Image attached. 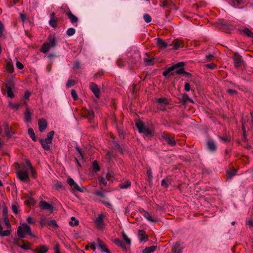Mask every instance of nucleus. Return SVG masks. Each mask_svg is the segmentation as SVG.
<instances>
[{"instance_id":"obj_16","label":"nucleus","mask_w":253,"mask_h":253,"mask_svg":"<svg viewBox=\"0 0 253 253\" xmlns=\"http://www.w3.org/2000/svg\"><path fill=\"white\" fill-rule=\"evenodd\" d=\"M66 15L68 16V18L70 19L71 23L75 26H77V22L78 21V18L75 15H74L71 11H68Z\"/></svg>"},{"instance_id":"obj_53","label":"nucleus","mask_w":253,"mask_h":253,"mask_svg":"<svg viewBox=\"0 0 253 253\" xmlns=\"http://www.w3.org/2000/svg\"><path fill=\"white\" fill-rule=\"evenodd\" d=\"M226 92L228 94H229L231 96H234L237 94V91L236 90H233L231 89H228L226 90Z\"/></svg>"},{"instance_id":"obj_52","label":"nucleus","mask_w":253,"mask_h":253,"mask_svg":"<svg viewBox=\"0 0 253 253\" xmlns=\"http://www.w3.org/2000/svg\"><path fill=\"white\" fill-rule=\"evenodd\" d=\"M143 19L146 23H150L151 21V17L148 14H145L143 15Z\"/></svg>"},{"instance_id":"obj_34","label":"nucleus","mask_w":253,"mask_h":253,"mask_svg":"<svg viewBox=\"0 0 253 253\" xmlns=\"http://www.w3.org/2000/svg\"><path fill=\"white\" fill-rule=\"evenodd\" d=\"M156 250V246H152L149 247H146L143 250V253H151L154 252Z\"/></svg>"},{"instance_id":"obj_50","label":"nucleus","mask_w":253,"mask_h":253,"mask_svg":"<svg viewBox=\"0 0 253 253\" xmlns=\"http://www.w3.org/2000/svg\"><path fill=\"white\" fill-rule=\"evenodd\" d=\"M243 31L244 32V33H245L248 37L253 38V33L249 29L246 28V29H244Z\"/></svg>"},{"instance_id":"obj_19","label":"nucleus","mask_w":253,"mask_h":253,"mask_svg":"<svg viewBox=\"0 0 253 253\" xmlns=\"http://www.w3.org/2000/svg\"><path fill=\"white\" fill-rule=\"evenodd\" d=\"M113 242L116 245L122 248L123 251L125 252L127 251V249L122 240L119 239H116L114 240Z\"/></svg>"},{"instance_id":"obj_21","label":"nucleus","mask_w":253,"mask_h":253,"mask_svg":"<svg viewBox=\"0 0 253 253\" xmlns=\"http://www.w3.org/2000/svg\"><path fill=\"white\" fill-rule=\"evenodd\" d=\"M5 70L8 73H12L14 71L13 63L11 59L6 61Z\"/></svg>"},{"instance_id":"obj_20","label":"nucleus","mask_w":253,"mask_h":253,"mask_svg":"<svg viewBox=\"0 0 253 253\" xmlns=\"http://www.w3.org/2000/svg\"><path fill=\"white\" fill-rule=\"evenodd\" d=\"M97 242L98 247L101 251L105 252L106 253H111L104 243L100 239H98Z\"/></svg>"},{"instance_id":"obj_47","label":"nucleus","mask_w":253,"mask_h":253,"mask_svg":"<svg viewBox=\"0 0 253 253\" xmlns=\"http://www.w3.org/2000/svg\"><path fill=\"white\" fill-rule=\"evenodd\" d=\"M71 187L72 188V189L74 191H80V192H83V191L82 189L75 182L74 183V184H73L72 185V186H71Z\"/></svg>"},{"instance_id":"obj_13","label":"nucleus","mask_w":253,"mask_h":253,"mask_svg":"<svg viewBox=\"0 0 253 253\" xmlns=\"http://www.w3.org/2000/svg\"><path fill=\"white\" fill-rule=\"evenodd\" d=\"M52 142V140H49V139L45 138L44 139H40V142L42 146V147L45 150H49L50 149V146L49 144H50Z\"/></svg>"},{"instance_id":"obj_23","label":"nucleus","mask_w":253,"mask_h":253,"mask_svg":"<svg viewBox=\"0 0 253 253\" xmlns=\"http://www.w3.org/2000/svg\"><path fill=\"white\" fill-rule=\"evenodd\" d=\"M161 2L162 4L160 5L163 8H165L166 7L171 8V6L173 5V3L171 0H161Z\"/></svg>"},{"instance_id":"obj_49","label":"nucleus","mask_w":253,"mask_h":253,"mask_svg":"<svg viewBox=\"0 0 253 253\" xmlns=\"http://www.w3.org/2000/svg\"><path fill=\"white\" fill-rule=\"evenodd\" d=\"M76 30L73 28H69L67 31L66 34L68 36H72L75 34Z\"/></svg>"},{"instance_id":"obj_39","label":"nucleus","mask_w":253,"mask_h":253,"mask_svg":"<svg viewBox=\"0 0 253 253\" xmlns=\"http://www.w3.org/2000/svg\"><path fill=\"white\" fill-rule=\"evenodd\" d=\"M92 169L95 172L99 171L100 170V167L96 161H94L92 162Z\"/></svg>"},{"instance_id":"obj_57","label":"nucleus","mask_w":253,"mask_h":253,"mask_svg":"<svg viewBox=\"0 0 253 253\" xmlns=\"http://www.w3.org/2000/svg\"><path fill=\"white\" fill-rule=\"evenodd\" d=\"M47 221L45 217H42L40 220V224L42 226L47 225Z\"/></svg>"},{"instance_id":"obj_55","label":"nucleus","mask_w":253,"mask_h":253,"mask_svg":"<svg viewBox=\"0 0 253 253\" xmlns=\"http://www.w3.org/2000/svg\"><path fill=\"white\" fill-rule=\"evenodd\" d=\"M76 150L78 152L77 155H78V157L81 158V159H83L84 155L81 149L79 147H77Z\"/></svg>"},{"instance_id":"obj_35","label":"nucleus","mask_w":253,"mask_h":253,"mask_svg":"<svg viewBox=\"0 0 253 253\" xmlns=\"http://www.w3.org/2000/svg\"><path fill=\"white\" fill-rule=\"evenodd\" d=\"M182 101L184 104H186L187 102L193 103V101L191 99L186 93H184L182 96Z\"/></svg>"},{"instance_id":"obj_7","label":"nucleus","mask_w":253,"mask_h":253,"mask_svg":"<svg viewBox=\"0 0 253 253\" xmlns=\"http://www.w3.org/2000/svg\"><path fill=\"white\" fill-rule=\"evenodd\" d=\"M233 59L234 66L236 68L241 66L244 64V60L242 57L237 52L234 53Z\"/></svg>"},{"instance_id":"obj_25","label":"nucleus","mask_w":253,"mask_h":253,"mask_svg":"<svg viewBox=\"0 0 253 253\" xmlns=\"http://www.w3.org/2000/svg\"><path fill=\"white\" fill-rule=\"evenodd\" d=\"M146 57L143 59L144 62L146 66H150L154 64V58H150L148 53H146Z\"/></svg>"},{"instance_id":"obj_61","label":"nucleus","mask_w":253,"mask_h":253,"mask_svg":"<svg viewBox=\"0 0 253 253\" xmlns=\"http://www.w3.org/2000/svg\"><path fill=\"white\" fill-rule=\"evenodd\" d=\"M146 173H147L148 177L149 178V180H152L153 178V175H152V172L151 169H147Z\"/></svg>"},{"instance_id":"obj_27","label":"nucleus","mask_w":253,"mask_h":253,"mask_svg":"<svg viewBox=\"0 0 253 253\" xmlns=\"http://www.w3.org/2000/svg\"><path fill=\"white\" fill-rule=\"evenodd\" d=\"M6 88L7 96L11 98H13L14 94L13 92L11 85L9 83L6 84Z\"/></svg>"},{"instance_id":"obj_54","label":"nucleus","mask_w":253,"mask_h":253,"mask_svg":"<svg viewBox=\"0 0 253 253\" xmlns=\"http://www.w3.org/2000/svg\"><path fill=\"white\" fill-rule=\"evenodd\" d=\"M173 73H176L177 75H180L182 74V72H183V66L182 67H179L178 68H177L176 69L173 71Z\"/></svg>"},{"instance_id":"obj_43","label":"nucleus","mask_w":253,"mask_h":253,"mask_svg":"<svg viewBox=\"0 0 253 253\" xmlns=\"http://www.w3.org/2000/svg\"><path fill=\"white\" fill-rule=\"evenodd\" d=\"M76 84V82L74 80L69 79L68 80L66 86L67 88H70L71 86H73Z\"/></svg>"},{"instance_id":"obj_17","label":"nucleus","mask_w":253,"mask_h":253,"mask_svg":"<svg viewBox=\"0 0 253 253\" xmlns=\"http://www.w3.org/2000/svg\"><path fill=\"white\" fill-rule=\"evenodd\" d=\"M156 40L157 41L156 44L160 49H165L167 47L168 43L162 39L157 38Z\"/></svg>"},{"instance_id":"obj_42","label":"nucleus","mask_w":253,"mask_h":253,"mask_svg":"<svg viewBox=\"0 0 253 253\" xmlns=\"http://www.w3.org/2000/svg\"><path fill=\"white\" fill-rule=\"evenodd\" d=\"M8 105L11 108L14 109L15 110H18L20 107V104L13 103L11 101L9 102Z\"/></svg>"},{"instance_id":"obj_30","label":"nucleus","mask_w":253,"mask_h":253,"mask_svg":"<svg viewBox=\"0 0 253 253\" xmlns=\"http://www.w3.org/2000/svg\"><path fill=\"white\" fill-rule=\"evenodd\" d=\"M143 216L147 219L148 221L152 222H156L157 220L154 218H153L150 213L147 211H144L143 214Z\"/></svg>"},{"instance_id":"obj_12","label":"nucleus","mask_w":253,"mask_h":253,"mask_svg":"<svg viewBox=\"0 0 253 253\" xmlns=\"http://www.w3.org/2000/svg\"><path fill=\"white\" fill-rule=\"evenodd\" d=\"M25 163L30 170L32 176L34 178H36L37 176V173L36 169L33 167L29 159H26Z\"/></svg>"},{"instance_id":"obj_3","label":"nucleus","mask_w":253,"mask_h":253,"mask_svg":"<svg viewBox=\"0 0 253 253\" xmlns=\"http://www.w3.org/2000/svg\"><path fill=\"white\" fill-rule=\"evenodd\" d=\"M16 175L21 181L28 182L30 180L28 169L25 167H22L16 172Z\"/></svg>"},{"instance_id":"obj_15","label":"nucleus","mask_w":253,"mask_h":253,"mask_svg":"<svg viewBox=\"0 0 253 253\" xmlns=\"http://www.w3.org/2000/svg\"><path fill=\"white\" fill-rule=\"evenodd\" d=\"M24 120L26 123H29L32 120V113L28 106H27L24 112Z\"/></svg>"},{"instance_id":"obj_6","label":"nucleus","mask_w":253,"mask_h":253,"mask_svg":"<svg viewBox=\"0 0 253 253\" xmlns=\"http://www.w3.org/2000/svg\"><path fill=\"white\" fill-rule=\"evenodd\" d=\"M162 138L165 140L168 145L174 146L176 145V142L174 140V138L173 135L170 133L163 132L161 134Z\"/></svg>"},{"instance_id":"obj_64","label":"nucleus","mask_w":253,"mask_h":253,"mask_svg":"<svg viewBox=\"0 0 253 253\" xmlns=\"http://www.w3.org/2000/svg\"><path fill=\"white\" fill-rule=\"evenodd\" d=\"M191 89V86L189 83L187 82L184 85V90L186 91H189Z\"/></svg>"},{"instance_id":"obj_44","label":"nucleus","mask_w":253,"mask_h":253,"mask_svg":"<svg viewBox=\"0 0 253 253\" xmlns=\"http://www.w3.org/2000/svg\"><path fill=\"white\" fill-rule=\"evenodd\" d=\"M58 21V19L57 18H52L50 19L49 22V24L50 26H51L53 28H56L57 27V22Z\"/></svg>"},{"instance_id":"obj_41","label":"nucleus","mask_w":253,"mask_h":253,"mask_svg":"<svg viewBox=\"0 0 253 253\" xmlns=\"http://www.w3.org/2000/svg\"><path fill=\"white\" fill-rule=\"evenodd\" d=\"M122 236L124 241L126 242V244L128 246H130L131 240L127 237V236L124 232H123Z\"/></svg>"},{"instance_id":"obj_36","label":"nucleus","mask_w":253,"mask_h":253,"mask_svg":"<svg viewBox=\"0 0 253 253\" xmlns=\"http://www.w3.org/2000/svg\"><path fill=\"white\" fill-rule=\"evenodd\" d=\"M28 132L29 135L30 136V137L32 138V139L34 142H36L37 141V138L35 135V132H34L33 128H29L28 130Z\"/></svg>"},{"instance_id":"obj_10","label":"nucleus","mask_w":253,"mask_h":253,"mask_svg":"<svg viewBox=\"0 0 253 253\" xmlns=\"http://www.w3.org/2000/svg\"><path fill=\"white\" fill-rule=\"evenodd\" d=\"M89 88L95 96L97 98H99L100 91L97 84L93 82L90 83L89 84Z\"/></svg>"},{"instance_id":"obj_2","label":"nucleus","mask_w":253,"mask_h":253,"mask_svg":"<svg viewBox=\"0 0 253 253\" xmlns=\"http://www.w3.org/2000/svg\"><path fill=\"white\" fill-rule=\"evenodd\" d=\"M26 234H28L31 237H34L35 235L33 234L31 230L30 227L26 223H24L18 227L17 235L20 238H24Z\"/></svg>"},{"instance_id":"obj_33","label":"nucleus","mask_w":253,"mask_h":253,"mask_svg":"<svg viewBox=\"0 0 253 253\" xmlns=\"http://www.w3.org/2000/svg\"><path fill=\"white\" fill-rule=\"evenodd\" d=\"M94 116V112L91 110H87L85 113V116L88 118L89 121L90 122L93 119Z\"/></svg>"},{"instance_id":"obj_60","label":"nucleus","mask_w":253,"mask_h":253,"mask_svg":"<svg viewBox=\"0 0 253 253\" xmlns=\"http://www.w3.org/2000/svg\"><path fill=\"white\" fill-rule=\"evenodd\" d=\"M71 95L74 100L78 99V96L75 90L72 89L71 90Z\"/></svg>"},{"instance_id":"obj_63","label":"nucleus","mask_w":253,"mask_h":253,"mask_svg":"<svg viewBox=\"0 0 253 253\" xmlns=\"http://www.w3.org/2000/svg\"><path fill=\"white\" fill-rule=\"evenodd\" d=\"M99 183L105 186L107 185V181L104 177H101L99 180Z\"/></svg>"},{"instance_id":"obj_45","label":"nucleus","mask_w":253,"mask_h":253,"mask_svg":"<svg viewBox=\"0 0 253 253\" xmlns=\"http://www.w3.org/2000/svg\"><path fill=\"white\" fill-rule=\"evenodd\" d=\"M71 221L69 222V224L72 226H77L79 224V221L76 219L75 217L71 218Z\"/></svg>"},{"instance_id":"obj_38","label":"nucleus","mask_w":253,"mask_h":253,"mask_svg":"<svg viewBox=\"0 0 253 253\" xmlns=\"http://www.w3.org/2000/svg\"><path fill=\"white\" fill-rule=\"evenodd\" d=\"M3 221L4 224L7 228V230H9L11 231V224L9 222L8 217H5L3 218Z\"/></svg>"},{"instance_id":"obj_28","label":"nucleus","mask_w":253,"mask_h":253,"mask_svg":"<svg viewBox=\"0 0 253 253\" xmlns=\"http://www.w3.org/2000/svg\"><path fill=\"white\" fill-rule=\"evenodd\" d=\"M157 102L161 106L167 105L169 104V100L167 98H159L157 99Z\"/></svg>"},{"instance_id":"obj_58","label":"nucleus","mask_w":253,"mask_h":253,"mask_svg":"<svg viewBox=\"0 0 253 253\" xmlns=\"http://www.w3.org/2000/svg\"><path fill=\"white\" fill-rule=\"evenodd\" d=\"M2 212L3 218H4L5 217H8V210L6 207L4 206L3 207Z\"/></svg>"},{"instance_id":"obj_22","label":"nucleus","mask_w":253,"mask_h":253,"mask_svg":"<svg viewBox=\"0 0 253 253\" xmlns=\"http://www.w3.org/2000/svg\"><path fill=\"white\" fill-rule=\"evenodd\" d=\"M173 45V49L177 50L180 47H183L184 43L183 42L180 40L176 39L174 40L172 42Z\"/></svg>"},{"instance_id":"obj_62","label":"nucleus","mask_w":253,"mask_h":253,"mask_svg":"<svg viewBox=\"0 0 253 253\" xmlns=\"http://www.w3.org/2000/svg\"><path fill=\"white\" fill-rule=\"evenodd\" d=\"M206 66L208 68H209L210 69H214L216 68V67H217L216 65H215L214 63L208 64H207Z\"/></svg>"},{"instance_id":"obj_32","label":"nucleus","mask_w":253,"mask_h":253,"mask_svg":"<svg viewBox=\"0 0 253 253\" xmlns=\"http://www.w3.org/2000/svg\"><path fill=\"white\" fill-rule=\"evenodd\" d=\"M171 183V180L170 178H166L164 179L161 181L162 186L167 188Z\"/></svg>"},{"instance_id":"obj_18","label":"nucleus","mask_w":253,"mask_h":253,"mask_svg":"<svg viewBox=\"0 0 253 253\" xmlns=\"http://www.w3.org/2000/svg\"><path fill=\"white\" fill-rule=\"evenodd\" d=\"M138 237L140 242L148 240V236L143 230H139Z\"/></svg>"},{"instance_id":"obj_56","label":"nucleus","mask_w":253,"mask_h":253,"mask_svg":"<svg viewBox=\"0 0 253 253\" xmlns=\"http://www.w3.org/2000/svg\"><path fill=\"white\" fill-rule=\"evenodd\" d=\"M11 209L12 210V211L15 213L17 214L19 212L18 207L15 204H12Z\"/></svg>"},{"instance_id":"obj_9","label":"nucleus","mask_w":253,"mask_h":253,"mask_svg":"<svg viewBox=\"0 0 253 253\" xmlns=\"http://www.w3.org/2000/svg\"><path fill=\"white\" fill-rule=\"evenodd\" d=\"M3 126L4 132L8 138L11 137L12 136L16 133L14 130L12 129L11 127H9L7 122L4 123Z\"/></svg>"},{"instance_id":"obj_46","label":"nucleus","mask_w":253,"mask_h":253,"mask_svg":"<svg viewBox=\"0 0 253 253\" xmlns=\"http://www.w3.org/2000/svg\"><path fill=\"white\" fill-rule=\"evenodd\" d=\"M47 225L51 226L53 228H57L58 225L57 224L56 221L53 219L51 220H48L47 221Z\"/></svg>"},{"instance_id":"obj_31","label":"nucleus","mask_w":253,"mask_h":253,"mask_svg":"<svg viewBox=\"0 0 253 253\" xmlns=\"http://www.w3.org/2000/svg\"><path fill=\"white\" fill-rule=\"evenodd\" d=\"M131 186V182L129 180L126 181L119 184L118 187L121 189H126Z\"/></svg>"},{"instance_id":"obj_11","label":"nucleus","mask_w":253,"mask_h":253,"mask_svg":"<svg viewBox=\"0 0 253 253\" xmlns=\"http://www.w3.org/2000/svg\"><path fill=\"white\" fill-rule=\"evenodd\" d=\"M38 125L40 132H43L47 127V123L43 118L40 119L38 120Z\"/></svg>"},{"instance_id":"obj_14","label":"nucleus","mask_w":253,"mask_h":253,"mask_svg":"<svg viewBox=\"0 0 253 253\" xmlns=\"http://www.w3.org/2000/svg\"><path fill=\"white\" fill-rule=\"evenodd\" d=\"M39 206L40 208L42 210H51L53 208V207L51 205L44 201H40Z\"/></svg>"},{"instance_id":"obj_37","label":"nucleus","mask_w":253,"mask_h":253,"mask_svg":"<svg viewBox=\"0 0 253 253\" xmlns=\"http://www.w3.org/2000/svg\"><path fill=\"white\" fill-rule=\"evenodd\" d=\"M25 203L27 205H34L36 204V201L32 197H28L25 201Z\"/></svg>"},{"instance_id":"obj_5","label":"nucleus","mask_w":253,"mask_h":253,"mask_svg":"<svg viewBox=\"0 0 253 253\" xmlns=\"http://www.w3.org/2000/svg\"><path fill=\"white\" fill-rule=\"evenodd\" d=\"M105 215L103 213H101L98 215V216L94 220V222L96 228L99 230H104L105 227V224L104 221V219Z\"/></svg>"},{"instance_id":"obj_40","label":"nucleus","mask_w":253,"mask_h":253,"mask_svg":"<svg viewBox=\"0 0 253 253\" xmlns=\"http://www.w3.org/2000/svg\"><path fill=\"white\" fill-rule=\"evenodd\" d=\"M236 170L235 169H233L231 171H227L226 174L227 178L230 179L233 176H234L236 174Z\"/></svg>"},{"instance_id":"obj_4","label":"nucleus","mask_w":253,"mask_h":253,"mask_svg":"<svg viewBox=\"0 0 253 253\" xmlns=\"http://www.w3.org/2000/svg\"><path fill=\"white\" fill-rule=\"evenodd\" d=\"M136 126L137 128L138 131L140 133H143L144 134L146 135H153V131L152 129L149 128L148 127H145L143 123L140 121L136 123Z\"/></svg>"},{"instance_id":"obj_8","label":"nucleus","mask_w":253,"mask_h":253,"mask_svg":"<svg viewBox=\"0 0 253 253\" xmlns=\"http://www.w3.org/2000/svg\"><path fill=\"white\" fill-rule=\"evenodd\" d=\"M184 63L183 62H179L174 65H173L169 68H168L165 71H164L163 73V75L164 76H167L169 74H170L171 75H173V73H171L173 71L176 69L177 68H178L179 67H182V66H184Z\"/></svg>"},{"instance_id":"obj_51","label":"nucleus","mask_w":253,"mask_h":253,"mask_svg":"<svg viewBox=\"0 0 253 253\" xmlns=\"http://www.w3.org/2000/svg\"><path fill=\"white\" fill-rule=\"evenodd\" d=\"M94 194L95 195L100 196L102 198L105 197V194H104V191L102 189H101L100 190H97V191H95Z\"/></svg>"},{"instance_id":"obj_48","label":"nucleus","mask_w":253,"mask_h":253,"mask_svg":"<svg viewBox=\"0 0 253 253\" xmlns=\"http://www.w3.org/2000/svg\"><path fill=\"white\" fill-rule=\"evenodd\" d=\"M54 188L56 190L63 189L64 187L61 182L57 181L54 185Z\"/></svg>"},{"instance_id":"obj_59","label":"nucleus","mask_w":253,"mask_h":253,"mask_svg":"<svg viewBox=\"0 0 253 253\" xmlns=\"http://www.w3.org/2000/svg\"><path fill=\"white\" fill-rule=\"evenodd\" d=\"M54 131L53 130L50 131L47 134L46 138L49 139V140H52L53 135H54Z\"/></svg>"},{"instance_id":"obj_26","label":"nucleus","mask_w":253,"mask_h":253,"mask_svg":"<svg viewBox=\"0 0 253 253\" xmlns=\"http://www.w3.org/2000/svg\"><path fill=\"white\" fill-rule=\"evenodd\" d=\"M207 147L208 149L211 151H215L216 149V146L212 140H209L208 141Z\"/></svg>"},{"instance_id":"obj_24","label":"nucleus","mask_w":253,"mask_h":253,"mask_svg":"<svg viewBox=\"0 0 253 253\" xmlns=\"http://www.w3.org/2000/svg\"><path fill=\"white\" fill-rule=\"evenodd\" d=\"M48 249V247L46 245H42L37 247L35 250V253H46Z\"/></svg>"},{"instance_id":"obj_29","label":"nucleus","mask_w":253,"mask_h":253,"mask_svg":"<svg viewBox=\"0 0 253 253\" xmlns=\"http://www.w3.org/2000/svg\"><path fill=\"white\" fill-rule=\"evenodd\" d=\"M172 253H181V249L179 244L176 243L171 248Z\"/></svg>"},{"instance_id":"obj_1","label":"nucleus","mask_w":253,"mask_h":253,"mask_svg":"<svg viewBox=\"0 0 253 253\" xmlns=\"http://www.w3.org/2000/svg\"><path fill=\"white\" fill-rule=\"evenodd\" d=\"M48 42H44L41 48V51L45 53L49 51L50 47H53L56 45V38L54 35L50 34L47 38Z\"/></svg>"}]
</instances>
